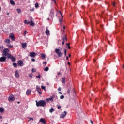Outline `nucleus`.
<instances>
[{
  "instance_id": "1",
  "label": "nucleus",
  "mask_w": 124,
  "mask_h": 124,
  "mask_svg": "<svg viewBox=\"0 0 124 124\" xmlns=\"http://www.w3.org/2000/svg\"><path fill=\"white\" fill-rule=\"evenodd\" d=\"M35 102L37 107H39V106L44 107V106L47 104V103H46V101L45 100H40L39 102H38L37 100H36Z\"/></svg>"
},
{
  "instance_id": "2",
  "label": "nucleus",
  "mask_w": 124,
  "mask_h": 124,
  "mask_svg": "<svg viewBox=\"0 0 124 124\" xmlns=\"http://www.w3.org/2000/svg\"><path fill=\"white\" fill-rule=\"evenodd\" d=\"M10 50L8 48H5L3 50L2 56L7 57V58H10L11 57V54L9 53Z\"/></svg>"
},
{
  "instance_id": "3",
  "label": "nucleus",
  "mask_w": 124,
  "mask_h": 124,
  "mask_svg": "<svg viewBox=\"0 0 124 124\" xmlns=\"http://www.w3.org/2000/svg\"><path fill=\"white\" fill-rule=\"evenodd\" d=\"M24 24H26L27 25H30V26H31L32 27H34V25L35 24L33 21H32V17H31V20L30 21H27V20H24Z\"/></svg>"
},
{
  "instance_id": "4",
  "label": "nucleus",
  "mask_w": 124,
  "mask_h": 124,
  "mask_svg": "<svg viewBox=\"0 0 124 124\" xmlns=\"http://www.w3.org/2000/svg\"><path fill=\"white\" fill-rule=\"evenodd\" d=\"M61 51H62V49L56 48L55 49V53H56L57 56L59 57H62L63 55V53L61 52Z\"/></svg>"
},
{
  "instance_id": "5",
  "label": "nucleus",
  "mask_w": 124,
  "mask_h": 124,
  "mask_svg": "<svg viewBox=\"0 0 124 124\" xmlns=\"http://www.w3.org/2000/svg\"><path fill=\"white\" fill-rule=\"evenodd\" d=\"M55 12V10L54 9H51L50 12L49 16L51 18H54L55 15H54V13Z\"/></svg>"
},
{
  "instance_id": "6",
  "label": "nucleus",
  "mask_w": 124,
  "mask_h": 124,
  "mask_svg": "<svg viewBox=\"0 0 124 124\" xmlns=\"http://www.w3.org/2000/svg\"><path fill=\"white\" fill-rule=\"evenodd\" d=\"M9 101H14L15 100V98H14V96L13 95H11L8 98Z\"/></svg>"
},
{
  "instance_id": "7",
  "label": "nucleus",
  "mask_w": 124,
  "mask_h": 124,
  "mask_svg": "<svg viewBox=\"0 0 124 124\" xmlns=\"http://www.w3.org/2000/svg\"><path fill=\"white\" fill-rule=\"evenodd\" d=\"M66 114H67V112L66 111H64L60 115V118H61V119H63V118H64V117L66 116Z\"/></svg>"
},
{
  "instance_id": "8",
  "label": "nucleus",
  "mask_w": 124,
  "mask_h": 124,
  "mask_svg": "<svg viewBox=\"0 0 124 124\" xmlns=\"http://www.w3.org/2000/svg\"><path fill=\"white\" fill-rule=\"evenodd\" d=\"M36 55H37V54L35 53V52H30L29 56L31 58H34V57H35V56H36Z\"/></svg>"
},
{
  "instance_id": "9",
  "label": "nucleus",
  "mask_w": 124,
  "mask_h": 124,
  "mask_svg": "<svg viewBox=\"0 0 124 124\" xmlns=\"http://www.w3.org/2000/svg\"><path fill=\"white\" fill-rule=\"evenodd\" d=\"M18 65H19V66H24V62L21 60H19L18 62Z\"/></svg>"
},
{
  "instance_id": "10",
  "label": "nucleus",
  "mask_w": 124,
  "mask_h": 124,
  "mask_svg": "<svg viewBox=\"0 0 124 124\" xmlns=\"http://www.w3.org/2000/svg\"><path fill=\"white\" fill-rule=\"evenodd\" d=\"M6 57L4 56H2L0 58V62H6Z\"/></svg>"
},
{
  "instance_id": "11",
  "label": "nucleus",
  "mask_w": 124,
  "mask_h": 124,
  "mask_svg": "<svg viewBox=\"0 0 124 124\" xmlns=\"http://www.w3.org/2000/svg\"><path fill=\"white\" fill-rule=\"evenodd\" d=\"M15 76L16 78L20 77V74H19V71L16 70L15 72Z\"/></svg>"
},
{
  "instance_id": "12",
  "label": "nucleus",
  "mask_w": 124,
  "mask_h": 124,
  "mask_svg": "<svg viewBox=\"0 0 124 124\" xmlns=\"http://www.w3.org/2000/svg\"><path fill=\"white\" fill-rule=\"evenodd\" d=\"M58 13H59L60 14V15H61V18L59 19V22L60 23H62V19L63 18V16H62V12H61V11L58 12Z\"/></svg>"
},
{
  "instance_id": "13",
  "label": "nucleus",
  "mask_w": 124,
  "mask_h": 124,
  "mask_svg": "<svg viewBox=\"0 0 124 124\" xmlns=\"http://www.w3.org/2000/svg\"><path fill=\"white\" fill-rule=\"evenodd\" d=\"M31 91L30 89H28L26 91L27 95H31Z\"/></svg>"
},
{
  "instance_id": "14",
  "label": "nucleus",
  "mask_w": 124,
  "mask_h": 124,
  "mask_svg": "<svg viewBox=\"0 0 124 124\" xmlns=\"http://www.w3.org/2000/svg\"><path fill=\"white\" fill-rule=\"evenodd\" d=\"M8 59H11L12 62H16V58L14 57L12 55H11L10 58H8Z\"/></svg>"
},
{
  "instance_id": "15",
  "label": "nucleus",
  "mask_w": 124,
  "mask_h": 124,
  "mask_svg": "<svg viewBox=\"0 0 124 124\" xmlns=\"http://www.w3.org/2000/svg\"><path fill=\"white\" fill-rule=\"evenodd\" d=\"M39 122L41 123H43L44 124H46V121H45V119L43 118H41L39 120Z\"/></svg>"
},
{
  "instance_id": "16",
  "label": "nucleus",
  "mask_w": 124,
  "mask_h": 124,
  "mask_svg": "<svg viewBox=\"0 0 124 124\" xmlns=\"http://www.w3.org/2000/svg\"><path fill=\"white\" fill-rule=\"evenodd\" d=\"M45 33L47 35H49V34H50V31H49L47 28H46Z\"/></svg>"
},
{
  "instance_id": "17",
  "label": "nucleus",
  "mask_w": 124,
  "mask_h": 124,
  "mask_svg": "<svg viewBox=\"0 0 124 124\" xmlns=\"http://www.w3.org/2000/svg\"><path fill=\"white\" fill-rule=\"evenodd\" d=\"M37 92H38V93H39V94H40V95H41V94H42V92H41V89L40 88V89H37Z\"/></svg>"
},
{
  "instance_id": "18",
  "label": "nucleus",
  "mask_w": 124,
  "mask_h": 124,
  "mask_svg": "<svg viewBox=\"0 0 124 124\" xmlns=\"http://www.w3.org/2000/svg\"><path fill=\"white\" fill-rule=\"evenodd\" d=\"M9 37L13 39V40H15V39H14V35H13V34H10V35H9Z\"/></svg>"
},
{
  "instance_id": "19",
  "label": "nucleus",
  "mask_w": 124,
  "mask_h": 124,
  "mask_svg": "<svg viewBox=\"0 0 124 124\" xmlns=\"http://www.w3.org/2000/svg\"><path fill=\"white\" fill-rule=\"evenodd\" d=\"M22 48L25 49L27 47V43H22Z\"/></svg>"
},
{
  "instance_id": "20",
  "label": "nucleus",
  "mask_w": 124,
  "mask_h": 124,
  "mask_svg": "<svg viewBox=\"0 0 124 124\" xmlns=\"http://www.w3.org/2000/svg\"><path fill=\"white\" fill-rule=\"evenodd\" d=\"M62 40H63V41H64V42H65V41H67V38H66V36H64L62 38Z\"/></svg>"
},
{
  "instance_id": "21",
  "label": "nucleus",
  "mask_w": 124,
  "mask_h": 124,
  "mask_svg": "<svg viewBox=\"0 0 124 124\" xmlns=\"http://www.w3.org/2000/svg\"><path fill=\"white\" fill-rule=\"evenodd\" d=\"M62 83L65 84V77H63L62 78Z\"/></svg>"
},
{
  "instance_id": "22",
  "label": "nucleus",
  "mask_w": 124,
  "mask_h": 124,
  "mask_svg": "<svg viewBox=\"0 0 124 124\" xmlns=\"http://www.w3.org/2000/svg\"><path fill=\"white\" fill-rule=\"evenodd\" d=\"M0 112L3 113V112H4V108H0Z\"/></svg>"
},
{
  "instance_id": "23",
  "label": "nucleus",
  "mask_w": 124,
  "mask_h": 124,
  "mask_svg": "<svg viewBox=\"0 0 124 124\" xmlns=\"http://www.w3.org/2000/svg\"><path fill=\"white\" fill-rule=\"evenodd\" d=\"M55 111V109L53 108H51L49 109L50 113H52V112H54Z\"/></svg>"
},
{
  "instance_id": "24",
  "label": "nucleus",
  "mask_w": 124,
  "mask_h": 124,
  "mask_svg": "<svg viewBox=\"0 0 124 124\" xmlns=\"http://www.w3.org/2000/svg\"><path fill=\"white\" fill-rule=\"evenodd\" d=\"M46 101H53V99L52 98H47L46 99Z\"/></svg>"
},
{
  "instance_id": "25",
  "label": "nucleus",
  "mask_w": 124,
  "mask_h": 124,
  "mask_svg": "<svg viewBox=\"0 0 124 124\" xmlns=\"http://www.w3.org/2000/svg\"><path fill=\"white\" fill-rule=\"evenodd\" d=\"M41 56L42 57V59H45L46 56L43 53L41 54Z\"/></svg>"
},
{
  "instance_id": "26",
  "label": "nucleus",
  "mask_w": 124,
  "mask_h": 124,
  "mask_svg": "<svg viewBox=\"0 0 124 124\" xmlns=\"http://www.w3.org/2000/svg\"><path fill=\"white\" fill-rule=\"evenodd\" d=\"M66 45L67 46L68 48L70 49V48H71L70 44V43H66Z\"/></svg>"
},
{
  "instance_id": "27",
  "label": "nucleus",
  "mask_w": 124,
  "mask_h": 124,
  "mask_svg": "<svg viewBox=\"0 0 124 124\" xmlns=\"http://www.w3.org/2000/svg\"><path fill=\"white\" fill-rule=\"evenodd\" d=\"M35 7L36 8H38L39 7V5H38V3H36L35 4Z\"/></svg>"
},
{
  "instance_id": "28",
  "label": "nucleus",
  "mask_w": 124,
  "mask_h": 124,
  "mask_svg": "<svg viewBox=\"0 0 124 124\" xmlns=\"http://www.w3.org/2000/svg\"><path fill=\"white\" fill-rule=\"evenodd\" d=\"M10 2L11 4H12V5H14V4H15L14 1L13 0H11L10 1Z\"/></svg>"
},
{
  "instance_id": "29",
  "label": "nucleus",
  "mask_w": 124,
  "mask_h": 124,
  "mask_svg": "<svg viewBox=\"0 0 124 124\" xmlns=\"http://www.w3.org/2000/svg\"><path fill=\"white\" fill-rule=\"evenodd\" d=\"M17 13H18V14L20 13H21V12H22L20 9H17Z\"/></svg>"
},
{
  "instance_id": "30",
  "label": "nucleus",
  "mask_w": 124,
  "mask_h": 124,
  "mask_svg": "<svg viewBox=\"0 0 124 124\" xmlns=\"http://www.w3.org/2000/svg\"><path fill=\"white\" fill-rule=\"evenodd\" d=\"M48 70H49V67H46L45 69H44V71H48Z\"/></svg>"
},
{
  "instance_id": "31",
  "label": "nucleus",
  "mask_w": 124,
  "mask_h": 124,
  "mask_svg": "<svg viewBox=\"0 0 124 124\" xmlns=\"http://www.w3.org/2000/svg\"><path fill=\"white\" fill-rule=\"evenodd\" d=\"M41 89H42V90H44V91H46V87L44 86H41Z\"/></svg>"
},
{
  "instance_id": "32",
  "label": "nucleus",
  "mask_w": 124,
  "mask_h": 124,
  "mask_svg": "<svg viewBox=\"0 0 124 124\" xmlns=\"http://www.w3.org/2000/svg\"><path fill=\"white\" fill-rule=\"evenodd\" d=\"M5 42L6 43H10V40L9 39H6V40H5Z\"/></svg>"
},
{
  "instance_id": "33",
  "label": "nucleus",
  "mask_w": 124,
  "mask_h": 124,
  "mask_svg": "<svg viewBox=\"0 0 124 124\" xmlns=\"http://www.w3.org/2000/svg\"><path fill=\"white\" fill-rule=\"evenodd\" d=\"M13 65L14 67H17V63H13Z\"/></svg>"
},
{
  "instance_id": "34",
  "label": "nucleus",
  "mask_w": 124,
  "mask_h": 124,
  "mask_svg": "<svg viewBox=\"0 0 124 124\" xmlns=\"http://www.w3.org/2000/svg\"><path fill=\"white\" fill-rule=\"evenodd\" d=\"M39 89H40V86H39V85H37L36 87V90H37Z\"/></svg>"
},
{
  "instance_id": "35",
  "label": "nucleus",
  "mask_w": 124,
  "mask_h": 124,
  "mask_svg": "<svg viewBox=\"0 0 124 124\" xmlns=\"http://www.w3.org/2000/svg\"><path fill=\"white\" fill-rule=\"evenodd\" d=\"M64 98V96L62 95L60 96V99H63Z\"/></svg>"
},
{
  "instance_id": "36",
  "label": "nucleus",
  "mask_w": 124,
  "mask_h": 124,
  "mask_svg": "<svg viewBox=\"0 0 124 124\" xmlns=\"http://www.w3.org/2000/svg\"><path fill=\"white\" fill-rule=\"evenodd\" d=\"M8 48H9L10 49H11V48H13V46L12 45H9L8 46Z\"/></svg>"
},
{
  "instance_id": "37",
  "label": "nucleus",
  "mask_w": 124,
  "mask_h": 124,
  "mask_svg": "<svg viewBox=\"0 0 124 124\" xmlns=\"http://www.w3.org/2000/svg\"><path fill=\"white\" fill-rule=\"evenodd\" d=\"M55 97H56V96L55 95H53L51 98L53 99V100H54V98H55Z\"/></svg>"
},
{
  "instance_id": "38",
  "label": "nucleus",
  "mask_w": 124,
  "mask_h": 124,
  "mask_svg": "<svg viewBox=\"0 0 124 124\" xmlns=\"http://www.w3.org/2000/svg\"><path fill=\"white\" fill-rule=\"evenodd\" d=\"M35 71H36V70H35V69H32V72H35Z\"/></svg>"
},
{
  "instance_id": "39",
  "label": "nucleus",
  "mask_w": 124,
  "mask_h": 124,
  "mask_svg": "<svg viewBox=\"0 0 124 124\" xmlns=\"http://www.w3.org/2000/svg\"><path fill=\"white\" fill-rule=\"evenodd\" d=\"M36 77V78H40L41 77V75H39L37 76Z\"/></svg>"
},
{
  "instance_id": "40",
  "label": "nucleus",
  "mask_w": 124,
  "mask_h": 124,
  "mask_svg": "<svg viewBox=\"0 0 124 124\" xmlns=\"http://www.w3.org/2000/svg\"><path fill=\"white\" fill-rule=\"evenodd\" d=\"M67 93H68L69 94V93H70V89H68V90H67Z\"/></svg>"
},
{
  "instance_id": "41",
  "label": "nucleus",
  "mask_w": 124,
  "mask_h": 124,
  "mask_svg": "<svg viewBox=\"0 0 124 124\" xmlns=\"http://www.w3.org/2000/svg\"><path fill=\"white\" fill-rule=\"evenodd\" d=\"M43 63L44 64H45V65H46L47 64V62H43Z\"/></svg>"
},
{
  "instance_id": "42",
  "label": "nucleus",
  "mask_w": 124,
  "mask_h": 124,
  "mask_svg": "<svg viewBox=\"0 0 124 124\" xmlns=\"http://www.w3.org/2000/svg\"><path fill=\"white\" fill-rule=\"evenodd\" d=\"M66 52H67L66 49H65L64 50V55H65V56H66Z\"/></svg>"
},
{
  "instance_id": "43",
  "label": "nucleus",
  "mask_w": 124,
  "mask_h": 124,
  "mask_svg": "<svg viewBox=\"0 0 124 124\" xmlns=\"http://www.w3.org/2000/svg\"><path fill=\"white\" fill-rule=\"evenodd\" d=\"M58 91H62V88H61L60 87H59L58 89Z\"/></svg>"
},
{
  "instance_id": "44",
  "label": "nucleus",
  "mask_w": 124,
  "mask_h": 124,
  "mask_svg": "<svg viewBox=\"0 0 124 124\" xmlns=\"http://www.w3.org/2000/svg\"><path fill=\"white\" fill-rule=\"evenodd\" d=\"M57 106H58V109H61V106L57 105Z\"/></svg>"
},
{
  "instance_id": "45",
  "label": "nucleus",
  "mask_w": 124,
  "mask_h": 124,
  "mask_svg": "<svg viewBox=\"0 0 124 124\" xmlns=\"http://www.w3.org/2000/svg\"><path fill=\"white\" fill-rule=\"evenodd\" d=\"M29 77H31V78H32V75H29Z\"/></svg>"
},
{
  "instance_id": "46",
  "label": "nucleus",
  "mask_w": 124,
  "mask_h": 124,
  "mask_svg": "<svg viewBox=\"0 0 124 124\" xmlns=\"http://www.w3.org/2000/svg\"><path fill=\"white\" fill-rule=\"evenodd\" d=\"M31 61H32V62H35V60L34 59H31Z\"/></svg>"
},
{
  "instance_id": "47",
  "label": "nucleus",
  "mask_w": 124,
  "mask_h": 124,
  "mask_svg": "<svg viewBox=\"0 0 124 124\" xmlns=\"http://www.w3.org/2000/svg\"><path fill=\"white\" fill-rule=\"evenodd\" d=\"M58 93H59V94H62V92H59Z\"/></svg>"
},
{
  "instance_id": "48",
  "label": "nucleus",
  "mask_w": 124,
  "mask_h": 124,
  "mask_svg": "<svg viewBox=\"0 0 124 124\" xmlns=\"http://www.w3.org/2000/svg\"><path fill=\"white\" fill-rule=\"evenodd\" d=\"M30 121H33V118H31L30 119Z\"/></svg>"
},
{
  "instance_id": "49",
  "label": "nucleus",
  "mask_w": 124,
  "mask_h": 124,
  "mask_svg": "<svg viewBox=\"0 0 124 124\" xmlns=\"http://www.w3.org/2000/svg\"><path fill=\"white\" fill-rule=\"evenodd\" d=\"M91 124H93V122L92 120H90Z\"/></svg>"
},
{
  "instance_id": "50",
  "label": "nucleus",
  "mask_w": 124,
  "mask_h": 124,
  "mask_svg": "<svg viewBox=\"0 0 124 124\" xmlns=\"http://www.w3.org/2000/svg\"><path fill=\"white\" fill-rule=\"evenodd\" d=\"M62 45H64V41H62Z\"/></svg>"
},
{
  "instance_id": "51",
  "label": "nucleus",
  "mask_w": 124,
  "mask_h": 124,
  "mask_svg": "<svg viewBox=\"0 0 124 124\" xmlns=\"http://www.w3.org/2000/svg\"><path fill=\"white\" fill-rule=\"evenodd\" d=\"M31 11H34V8H33L31 10Z\"/></svg>"
},
{
  "instance_id": "52",
  "label": "nucleus",
  "mask_w": 124,
  "mask_h": 124,
  "mask_svg": "<svg viewBox=\"0 0 124 124\" xmlns=\"http://www.w3.org/2000/svg\"><path fill=\"white\" fill-rule=\"evenodd\" d=\"M112 5H113V6H115V5H116V4L115 3H112Z\"/></svg>"
},
{
  "instance_id": "53",
  "label": "nucleus",
  "mask_w": 124,
  "mask_h": 124,
  "mask_svg": "<svg viewBox=\"0 0 124 124\" xmlns=\"http://www.w3.org/2000/svg\"><path fill=\"white\" fill-rule=\"evenodd\" d=\"M53 1L54 2V3H56V0H53Z\"/></svg>"
},
{
  "instance_id": "54",
  "label": "nucleus",
  "mask_w": 124,
  "mask_h": 124,
  "mask_svg": "<svg viewBox=\"0 0 124 124\" xmlns=\"http://www.w3.org/2000/svg\"><path fill=\"white\" fill-rule=\"evenodd\" d=\"M66 60H68V56H66Z\"/></svg>"
},
{
  "instance_id": "55",
  "label": "nucleus",
  "mask_w": 124,
  "mask_h": 124,
  "mask_svg": "<svg viewBox=\"0 0 124 124\" xmlns=\"http://www.w3.org/2000/svg\"><path fill=\"white\" fill-rule=\"evenodd\" d=\"M70 57H71V54H69V58H70Z\"/></svg>"
},
{
  "instance_id": "56",
  "label": "nucleus",
  "mask_w": 124,
  "mask_h": 124,
  "mask_svg": "<svg viewBox=\"0 0 124 124\" xmlns=\"http://www.w3.org/2000/svg\"><path fill=\"white\" fill-rule=\"evenodd\" d=\"M0 119H2V116H0Z\"/></svg>"
},
{
  "instance_id": "57",
  "label": "nucleus",
  "mask_w": 124,
  "mask_h": 124,
  "mask_svg": "<svg viewBox=\"0 0 124 124\" xmlns=\"http://www.w3.org/2000/svg\"><path fill=\"white\" fill-rule=\"evenodd\" d=\"M58 75H61V73H58Z\"/></svg>"
},
{
  "instance_id": "58",
  "label": "nucleus",
  "mask_w": 124,
  "mask_h": 124,
  "mask_svg": "<svg viewBox=\"0 0 124 124\" xmlns=\"http://www.w3.org/2000/svg\"><path fill=\"white\" fill-rule=\"evenodd\" d=\"M9 14H10L9 13H7V15H8V16H9Z\"/></svg>"
},
{
  "instance_id": "59",
  "label": "nucleus",
  "mask_w": 124,
  "mask_h": 124,
  "mask_svg": "<svg viewBox=\"0 0 124 124\" xmlns=\"http://www.w3.org/2000/svg\"><path fill=\"white\" fill-rule=\"evenodd\" d=\"M63 28L64 30V29H65V26H63Z\"/></svg>"
},
{
  "instance_id": "60",
  "label": "nucleus",
  "mask_w": 124,
  "mask_h": 124,
  "mask_svg": "<svg viewBox=\"0 0 124 124\" xmlns=\"http://www.w3.org/2000/svg\"><path fill=\"white\" fill-rule=\"evenodd\" d=\"M47 20H50V18H47Z\"/></svg>"
},
{
  "instance_id": "61",
  "label": "nucleus",
  "mask_w": 124,
  "mask_h": 124,
  "mask_svg": "<svg viewBox=\"0 0 124 124\" xmlns=\"http://www.w3.org/2000/svg\"><path fill=\"white\" fill-rule=\"evenodd\" d=\"M68 64H70V63L69 62H68Z\"/></svg>"
},
{
  "instance_id": "62",
  "label": "nucleus",
  "mask_w": 124,
  "mask_h": 124,
  "mask_svg": "<svg viewBox=\"0 0 124 124\" xmlns=\"http://www.w3.org/2000/svg\"><path fill=\"white\" fill-rule=\"evenodd\" d=\"M17 103L18 104H19L20 103V102H18Z\"/></svg>"
},
{
  "instance_id": "63",
  "label": "nucleus",
  "mask_w": 124,
  "mask_h": 124,
  "mask_svg": "<svg viewBox=\"0 0 124 124\" xmlns=\"http://www.w3.org/2000/svg\"><path fill=\"white\" fill-rule=\"evenodd\" d=\"M0 10H1V8L0 7Z\"/></svg>"
},
{
  "instance_id": "64",
  "label": "nucleus",
  "mask_w": 124,
  "mask_h": 124,
  "mask_svg": "<svg viewBox=\"0 0 124 124\" xmlns=\"http://www.w3.org/2000/svg\"><path fill=\"white\" fill-rule=\"evenodd\" d=\"M123 68H124V65H123Z\"/></svg>"
}]
</instances>
